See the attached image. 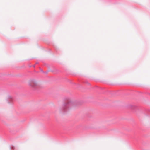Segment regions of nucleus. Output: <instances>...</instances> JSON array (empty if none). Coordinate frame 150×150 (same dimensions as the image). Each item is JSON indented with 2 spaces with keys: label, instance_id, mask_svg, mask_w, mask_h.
<instances>
[{
  "label": "nucleus",
  "instance_id": "f257e3e1",
  "mask_svg": "<svg viewBox=\"0 0 150 150\" xmlns=\"http://www.w3.org/2000/svg\"><path fill=\"white\" fill-rule=\"evenodd\" d=\"M27 83L29 86L32 88H35L38 85L37 81L34 79L29 80L27 82Z\"/></svg>",
  "mask_w": 150,
  "mask_h": 150
}]
</instances>
